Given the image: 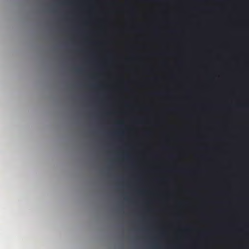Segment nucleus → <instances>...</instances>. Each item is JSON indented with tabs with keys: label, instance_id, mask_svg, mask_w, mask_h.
I'll use <instances>...</instances> for the list:
<instances>
[{
	"label": "nucleus",
	"instance_id": "1",
	"mask_svg": "<svg viewBox=\"0 0 249 249\" xmlns=\"http://www.w3.org/2000/svg\"><path fill=\"white\" fill-rule=\"evenodd\" d=\"M120 134V133H113V134L114 135H118V134Z\"/></svg>",
	"mask_w": 249,
	"mask_h": 249
},
{
	"label": "nucleus",
	"instance_id": "2",
	"mask_svg": "<svg viewBox=\"0 0 249 249\" xmlns=\"http://www.w3.org/2000/svg\"><path fill=\"white\" fill-rule=\"evenodd\" d=\"M81 71V70H80V69H78V71L80 72Z\"/></svg>",
	"mask_w": 249,
	"mask_h": 249
}]
</instances>
